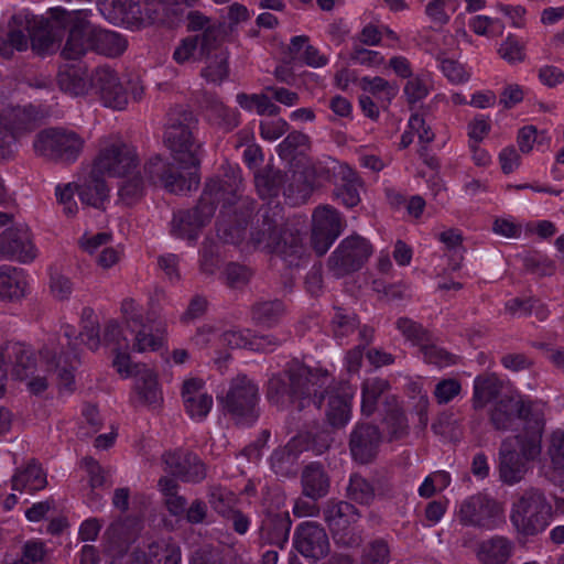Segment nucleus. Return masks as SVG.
I'll use <instances>...</instances> for the list:
<instances>
[{"instance_id": "41", "label": "nucleus", "mask_w": 564, "mask_h": 564, "mask_svg": "<svg viewBox=\"0 0 564 564\" xmlns=\"http://www.w3.org/2000/svg\"><path fill=\"white\" fill-rule=\"evenodd\" d=\"M163 495V502L169 513L173 517H183L186 511L187 500L178 494L180 485L174 478L163 476L158 482Z\"/></svg>"}, {"instance_id": "26", "label": "nucleus", "mask_w": 564, "mask_h": 564, "mask_svg": "<svg viewBox=\"0 0 564 564\" xmlns=\"http://www.w3.org/2000/svg\"><path fill=\"white\" fill-rule=\"evenodd\" d=\"M164 470L185 482H200L206 477V466L188 451L176 449L162 456Z\"/></svg>"}, {"instance_id": "2", "label": "nucleus", "mask_w": 564, "mask_h": 564, "mask_svg": "<svg viewBox=\"0 0 564 564\" xmlns=\"http://www.w3.org/2000/svg\"><path fill=\"white\" fill-rule=\"evenodd\" d=\"M143 174L151 183H160L166 191L174 194L191 192L196 189L199 184V178L195 173L185 176L161 155H153L145 162L143 172L138 167L133 172L119 176L121 181L118 185V203L132 206L143 198L147 191V181Z\"/></svg>"}, {"instance_id": "49", "label": "nucleus", "mask_w": 564, "mask_h": 564, "mask_svg": "<svg viewBox=\"0 0 564 564\" xmlns=\"http://www.w3.org/2000/svg\"><path fill=\"white\" fill-rule=\"evenodd\" d=\"M47 553L44 542L37 539L28 540L21 546L19 557L4 564H41L45 561Z\"/></svg>"}, {"instance_id": "56", "label": "nucleus", "mask_w": 564, "mask_h": 564, "mask_svg": "<svg viewBox=\"0 0 564 564\" xmlns=\"http://www.w3.org/2000/svg\"><path fill=\"white\" fill-rule=\"evenodd\" d=\"M150 555L159 563L163 564H181L182 554L181 547L171 541H160L150 544Z\"/></svg>"}, {"instance_id": "62", "label": "nucleus", "mask_w": 564, "mask_h": 564, "mask_svg": "<svg viewBox=\"0 0 564 564\" xmlns=\"http://www.w3.org/2000/svg\"><path fill=\"white\" fill-rule=\"evenodd\" d=\"M546 454L554 469H564V431H553L547 440Z\"/></svg>"}, {"instance_id": "57", "label": "nucleus", "mask_w": 564, "mask_h": 564, "mask_svg": "<svg viewBox=\"0 0 564 564\" xmlns=\"http://www.w3.org/2000/svg\"><path fill=\"white\" fill-rule=\"evenodd\" d=\"M131 333L134 335L132 349L138 352L156 350L162 345V338L153 335L151 327L144 322Z\"/></svg>"}, {"instance_id": "12", "label": "nucleus", "mask_w": 564, "mask_h": 564, "mask_svg": "<svg viewBox=\"0 0 564 564\" xmlns=\"http://www.w3.org/2000/svg\"><path fill=\"white\" fill-rule=\"evenodd\" d=\"M259 387L246 375H237L220 398L224 411L238 425L250 426L259 417Z\"/></svg>"}, {"instance_id": "54", "label": "nucleus", "mask_w": 564, "mask_h": 564, "mask_svg": "<svg viewBox=\"0 0 564 564\" xmlns=\"http://www.w3.org/2000/svg\"><path fill=\"white\" fill-rule=\"evenodd\" d=\"M440 240L446 246L451 253V269L456 271L463 261L462 235L456 229H449L440 234Z\"/></svg>"}, {"instance_id": "25", "label": "nucleus", "mask_w": 564, "mask_h": 564, "mask_svg": "<svg viewBox=\"0 0 564 564\" xmlns=\"http://www.w3.org/2000/svg\"><path fill=\"white\" fill-rule=\"evenodd\" d=\"M56 9L50 10L48 19L33 14L28 36L29 44L31 43L32 48L39 54L52 51L63 37L65 22L55 14Z\"/></svg>"}, {"instance_id": "38", "label": "nucleus", "mask_w": 564, "mask_h": 564, "mask_svg": "<svg viewBox=\"0 0 564 564\" xmlns=\"http://www.w3.org/2000/svg\"><path fill=\"white\" fill-rule=\"evenodd\" d=\"M12 489L29 494L43 489L46 484V475L35 462L29 463L24 468L18 469L11 479Z\"/></svg>"}, {"instance_id": "20", "label": "nucleus", "mask_w": 564, "mask_h": 564, "mask_svg": "<svg viewBox=\"0 0 564 564\" xmlns=\"http://www.w3.org/2000/svg\"><path fill=\"white\" fill-rule=\"evenodd\" d=\"M63 336L70 351L57 352L53 347H45L41 350V356L46 359L48 370L54 371L59 380V386L67 390H72L74 383V369L77 364V346L79 345V335L70 325L63 326Z\"/></svg>"}, {"instance_id": "19", "label": "nucleus", "mask_w": 564, "mask_h": 564, "mask_svg": "<svg viewBox=\"0 0 564 564\" xmlns=\"http://www.w3.org/2000/svg\"><path fill=\"white\" fill-rule=\"evenodd\" d=\"M319 175L326 177L334 184V198L344 206L351 208L360 203V188L362 182L358 174L347 164L330 160L326 166L317 169Z\"/></svg>"}, {"instance_id": "13", "label": "nucleus", "mask_w": 564, "mask_h": 564, "mask_svg": "<svg viewBox=\"0 0 564 564\" xmlns=\"http://www.w3.org/2000/svg\"><path fill=\"white\" fill-rule=\"evenodd\" d=\"M85 140L76 132L63 128L44 129L36 133L33 149L45 160L70 164L80 155Z\"/></svg>"}, {"instance_id": "63", "label": "nucleus", "mask_w": 564, "mask_h": 564, "mask_svg": "<svg viewBox=\"0 0 564 564\" xmlns=\"http://www.w3.org/2000/svg\"><path fill=\"white\" fill-rule=\"evenodd\" d=\"M390 560V549L388 543L378 539L368 544L365 549L361 564H388Z\"/></svg>"}, {"instance_id": "47", "label": "nucleus", "mask_w": 564, "mask_h": 564, "mask_svg": "<svg viewBox=\"0 0 564 564\" xmlns=\"http://www.w3.org/2000/svg\"><path fill=\"white\" fill-rule=\"evenodd\" d=\"M346 496L364 506H369L375 499L373 486L362 476L352 474L349 478V484L346 488Z\"/></svg>"}, {"instance_id": "52", "label": "nucleus", "mask_w": 564, "mask_h": 564, "mask_svg": "<svg viewBox=\"0 0 564 564\" xmlns=\"http://www.w3.org/2000/svg\"><path fill=\"white\" fill-rule=\"evenodd\" d=\"M252 276V271L240 263H228L221 274L224 283L230 289H242L246 286Z\"/></svg>"}, {"instance_id": "46", "label": "nucleus", "mask_w": 564, "mask_h": 564, "mask_svg": "<svg viewBox=\"0 0 564 564\" xmlns=\"http://www.w3.org/2000/svg\"><path fill=\"white\" fill-rule=\"evenodd\" d=\"M207 66L202 70V76L212 83H220L228 76V55L220 46L209 57H205Z\"/></svg>"}, {"instance_id": "6", "label": "nucleus", "mask_w": 564, "mask_h": 564, "mask_svg": "<svg viewBox=\"0 0 564 564\" xmlns=\"http://www.w3.org/2000/svg\"><path fill=\"white\" fill-rule=\"evenodd\" d=\"M544 405L524 399L520 394L503 395L490 408L489 421L497 431L513 430L523 424L520 433L543 432L545 426Z\"/></svg>"}, {"instance_id": "28", "label": "nucleus", "mask_w": 564, "mask_h": 564, "mask_svg": "<svg viewBox=\"0 0 564 564\" xmlns=\"http://www.w3.org/2000/svg\"><path fill=\"white\" fill-rule=\"evenodd\" d=\"M381 433L378 426L358 423L350 433L349 449L352 458L360 464L370 463L378 454Z\"/></svg>"}, {"instance_id": "60", "label": "nucleus", "mask_w": 564, "mask_h": 564, "mask_svg": "<svg viewBox=\"0 0 564 564\" xmlns=\"http://www.w3.org/2000/svg\"><path fill=\"white\" fill-rule=\"evenodd\" d=\"M359 326L357 316L352 313H346L338 310L333 317L334 335L338 339H343L354 334Z\"/></svg>"}, {"instance_id": "42", "label": "nucleus", "mask_w": 564, "mask_h": 564, "mask_svg": "<svg viewBox=\"0 0 564 564\" xmlns=\"http://www.w3.org/2000/svg\"><path fill=\"white\" fill-rule=\"evenodd\" d=\"M284 313L285 306L280 300L258 301L251 306L252 321L265 327L276 325Z\"/></svg>"}, {"instance_id": "8", "label": "nucleus", "mask_w": 564, "mask_h": 564, "mask_svg": "<svg viewBox=\"0 0 564 564\" xmlns=\"http://www.w3.org/2000/svg\"><path fill=\"white\" fill-rule=\"evenodd\" d=\"M552 506L544 492L538 488L523 490L512 502L510 522L522 536H535L550 523Z\"/></svg>"}, {"instance_id": "30", "label": "nucleus", "mask_w": 564, "mask_h": 564, "mask_svg": "<svg viewBox=\"0 0 564 564\" xmlns=\"http://www.w3.org/2000/svg\"><path fill=\"white\" fill-rule=\"evenodd\" d=\"M324 392L329 394L326 416L329 424L334 427L345 426L351 416V401L355 394L354 389L344 383L338 387L333 386Z\"/></svg>"}, {"instance_id": "22", "label": "nucleus", "mask_w": 564, "mask_h": 564, "mask_svg": "<svg viewBox=\"0 0 564 564\" xmlns=\"http://www.w3.org/2000/svg\"><path fill=\"white\" fill-rule=\"evenodd\" d=\"M293 545L311 563H317L330 551V543L325 529L315 521H303L295 528Z\"/></svg>"}, {"instance_id": "39", "label": "nucleus", "mask_w": 564, "mask_h": 564, "mask_svg": "<svg viewBox=\"0 0 564 564\" xmlns=\"http://www.w3.org/2000/svg\"><path fill=\"white\" fill-rule=\"evenodd\" d=\"M127 45V40L121 34L95 25L94 52L108 57H116L126 51Z\"/></svg>"}, {"instance_id": "4", "label": "nucleus", "mask_w": 564, "mask_h": 564, "mask_svg": "<svg viewBox=\"0 0 564 564\" xmlns=\"http://www.w3.org/2000/svg\"><path fill=\"white\" fill-rule=\"evenodd\" d=\"M220 180L227 191L218 196L225 210H221L217 221V236L226 243L246 245L247 225L254 212L256 202L240 194L242 178L239 169L230 167L225 178Z\"/></svg>"}, {"instance_id": "34", "label": "nucleus", "mask_w": 564, "mask_h": 564, "mask_svg": "<svg viewBox=\"0 0 564 564\" xmlns=\"http://www.w3.org/2000/svg\"><path fill=\"white\" fill-rule=\"evenodd\" d=\"M514 552V543L503 535H494L481 541L476 555L482 564H506Z\"/></svg>"}, {"instance_id": "51", "label": "nucleus", "mask_w": 564, "mask_h": 564, "mask_svg": "<svg viewBox=\"0 0 564 564\" xmlns=\"http://www.w3.org/2000/svg\"><path fill=\"white\" fill-rule=\"evenodd\" d=\"M187 30L191 32H198V35H205L207 31L214 30L216 31V41L217 44L221 45L225 30L221 23L212 22L210 19L204 15L199 11H189L187 14Z\"/></svg>"}, {"instance_id": "11", "label": "nucleus", "mask_w": 564, "mask_h": 564, "mask_svg": "<svg viewBox=\"0 0 564 564\" xmlns=\"http://www.w3.org/2000/svg\"><path fill=\"white\" fill-rule=\"evenodd\" d=\"M17 380L30 379L28 386L33 393H41L47 388L46 379L34 376L36 362L33 350L20 341H8L0 346V398L4 393L8 372Z\"/></svg>"}, {"instance_id": "27", "label": "nucleus", "mask_w": 564, "mask_h": 564, "mask_svg": "<svg viewBox=\"0 0 564 564\" xmlns=\"http://www.w3.org/2000/svg\"><path fill=\"white\" fill-rule=\"evenodd\" d=\"M0 254L9 260L30 263L37 257L29 229L11 227L0 234Z\"/></svg>"}, {"instance_id": "17", "label": "nucleus", "mask_w": 564, "mask_h": 564, "mask_svg": "<svg viewBox=\"0 0 564 564\" xmlns=\"http://www.w3.org/2000/svg\"><path fill=\"white\" fill-rule=\"evenodd\" d=\"M323 517L337 543L345 546H356L360 543V536L349 531V528L361 517L354 505L344 500L330 499L323 508Z\"/></svg>"}, {"instance_id": "44", "label": "nucleus", "mask_w": 564, "mask_h": 564, "mask_svg": "<svg viewBox=\"0 0 564 564\" xmlns=\"http://www.w3.org/2000/svg\"><path fill=\"white\" fill-rule=\"evenodd\" d=\"M500 389V381L495 376H478L474 381V409L479 410L485 408L499 394Z\"/></svg>"}, {"instance_id": "40", "label": "nucleus", "mask_w": 564, "mask_h": 564, "mask_svg": "<svg viewBox=\"0 0 564 564\" xmlns=\"http://www.w3.org/2000/svg\"><path fill=\"white\" fill-rule=\"evenodd\" d=\"M206 111L208 119L226 132L234 130L239 124L240 113L236 109L225 106L216 97L206 99Z\"/></svg>"}, {"instance_id": "10", "label": "nucleus", "mask_w": 564, "mask_h": 564, "mask_svg": "<svg viewBox=\"0 0 564 564\" xmlns=\"http://www.w3.org/2000/svg\"><path fill=\"white\" fill-rule=\"evenodd\" d=\"M140 167L137 148L117 134L99 139L91 169L101 176L118 177Z\"/></svg>"}, {"instance_id": "5", "label": "nucleus", "mask_w": 564, "mask_h": 564, "mask_svg": "<svg viewBox=\"0 0 564 564\" xmlns=\"http://www.w3.org/2000/svg\"><path fill=\"white\" fill-rule=\"evenodd\" d=\"M543 432L530 431L506 437L499 448V475L507 485H514L523 479L529 464L542 452Z\"/></svg>"}, {"instance_id": "48", "label": "nucleus", "mask_w": 564, "mask_h": 564, "mask_svg": "<svg viewBox=\"0 0 564 564\" xmlns=\"http://www.w3.org/2000/svg\"><path fill=\"white\" fill-rule=\"evenodd\" d=\"M297 455L293 444L289 443L284 447L276 448L271 457V467L276 475L289 476L294 473Z\"/></svg>"}, {"instance_id": "1", "label": "nucleus", "mask_w": 564, "mask_h": 564, "mask_svg": "<svg viewBox=\"0 0 564 564\" xmlns=\"http://www.w3.org/2000/svg\"><path fill=\"white\" fill-rule=\"evenodd\" d=\"M333 382L334 377L327 370L291 361L283 370L269 378L265 397L280 409L295 405L302 410L311 402L321 408L324 392Z\"/></svg>"}, {"instance_id": "31", "label": "nucleus", "mask_w": 564, "mask_h": 564, "mask_svg": "<svg viewBox=\"0 0 564 564\" xmlns=\"http://www.w3.org/2000/svg\"><path fill=\"white\" fill-rule=\"evenodd\" d=\"M291 525L289 512H267L259 528V539L264 544L283 549L289 541Z\"/></svg>"}, {"instance_id": "14", "label": "nucleus", "mask_w": 564, "mask_h": 564, "mask_svg": "<svg viewBox=\"0 0 564 564\" xmlns=\"http://www.w3.org/2000/svg\"><path fill=\"white\" fill-rule=\"evenodd\" d=\"M373 252L366 238L354 234L340 241L327 260L328 271L339 279L359 271Z\"/></svg>"}, {"instance_id": "59", "label": "nucleus", "mask_w": 564, "mask_h": 564, "mask_svg": "<svg viewBox=\"0 0 564 564\" xmlns=\"http://www.w3.org/2000/svg\"><path fill=\"white\" fill-rule=\"evenodd\" d=\"M524 269L538 276H551L556 271L555 262L549 257L540 253H533L523 259Z\"/></svg>"}, {"instance_id": "21", "label": "nucleus", "mask_w": 564, "mask_h": 564, "mask_svg": "<svg viewBox=\"0 0 564 564\" xmlns=\"http://www.w3.org/2000/svg\"><path fill=\"white\" fill-rule=\"evenodd\" d=\"M312 220V246L318 256H323L344 230L345 221L340 213L329 205L317 206Z\"/></svg>"}, {"instance_id": "55", "label": "nucleus", "mask_w": 564, "mask_h": 564, "mask_svg": "<svg viewBox=\"0 0 564 564\" xmlns=\"http://www.w3.org/2000/svg\"><path fill=\"white\" fill-rule=\"evenodd\" d=\"M431 89V80L429 76L410 77L404 85L403 93L409 105H415L422 101L429 95Z\"/></svg>"}, {"instance_id": "64", "label": "nucleus", "mask_w": 564, "mask_h": 564, "mask_svg": "<svg viewBox=\"0 0 564 564\" xmlns=\"http://www.w3.org/2000/svg\"><path fill=\"white\" fill-rule=\"evenodd\" d=\"M470 29L478 35L498 36L501 35L505 25L498 19L487 15H476L469 22Z\"/></svg>"}, {"instance_id": "24", "label": "nucleus", "mask_w": 564, "mask_h": 564, "mask_svg": "<svg viewBox=\"0 0 564 564\" xmlns=\"http://www.w3.org/2000/svg\"><path fill=\"white\" fill-rule=\"evenodd\" d=\"M91 89L106 107L121 110L128 104V94L118 74L109 66L97 67L90 74Z\"/></svg>"}, {"instance_id": "32", "label": "nucleus", "mask_w": 564, "mask_h": 564, "mask_svg": "<svg viewBox=\"0 0 564 564\" xmlns=\"http://www.w3.org/2000/svg\"><path fill=\"white\" fill-rule=\"evenodd\" d=\"M133 391L142 405L156 408L163 400L158 375L148 367H137Z\"/></svg>"}, {"instance_id": "33", "label": "nucleus", "mask_w": 564, "mask_h": 564, "mask_svg": "<svg viewBox=\"0 0 564 564\" xmlns=\"http://www.w3.org/2000/svg\"><path fill=\"white\" fill-rule=\"evenodd\" d=\"M57 84L62 91L74 97L86 96L90 93V74L85 66L69 65L59 69Z\"/></svg>"}, {"instance_id": "43", "label": "nucleus", "mask_w": 564, "mask_h": 564, "mask_svg": "<svg viewBox=\"0 0 564 564\" xmlns=\"http://www.w3.org/2000/svg\"><path fill=\"white\" fill-rule=\"evenodd\" d=\"M285 182V175L272 166H265L254 173V185L262 198L276 196Z\"/></svg>"}, {"instance_id": "15", "label": "nucleus", "mask_w": 564, "mask_h": 564, "mask_svg": "<svg viewBox=\"0 0 564 564\" xmlns=\"http://www.w3.org/2000/svg\"><path fill=\"white\" fill-rule=\"evenodd\" d=\"M55 14L65 22L68 36L62 50L66 59H77L94 48V28L80 10L67 11L57 7Z\"/></svg>"}, {"instance_id": "16", "label": "nucleus", "mask_w": 564, "mask_h": 564, "mask_svg": "<svg viewBox=\"0 0 564 564\" xmlns=\"http://www.w3.org/2000/svg\"><path fill=\"white\" fill-rule=\"evenodd\" d=\"M36 121L24 108L6 107L0 110V161L9 160L15 152L17 141L32 132Z\"/></svg>"}, {"instance_id": "35", "label": "nucleus", "mask_w": 564, "mask_h": 564, "mask_svg": "<svg viewBox=\"0 0 564 564\" xmlns=\"http://www.w3.org/2000/svg\"><path fill=\"white\" fill-rule=\"evenodd\" d=\"M303 496L313 500H318L328 495L330 479L324 467L319 463H311L301 475Z\"/></svg>"}, {"instance_id": "58", "label": "nucleus", "mask_w": 564, "mask_h": 564, "mask_svg": "<svg viewBox=\"0 0 564 564\" xmlns=\"http://www.w3.org/2000/svg\"><path fill=\"white\" fill-rule=\"evenodd\" d=\"M397 328L408 340L417 347L429 340V337L431 336L429 330H426L421 324L408 317L398 318Z\"/></svg>"}, {"instance_id": "61", "label": "nucleus", "mask_w": 564, "mask_h": 564, "mask_svg": "<svg viewBox=\"0 0 564 564\" xmlns=\"http://www.w3.org/2000/svg\"><path fill=\"white\" fill-rule=\"evenodd\" d=\"M133 0H99V9L109 19H123L134 13Z\"/></svg>"}, {"instance_id": "9", "label": "nucleus", "mask_w": 564, "mask_h": 564, "mask_svg": "<svg viewBox=\"0 0 564 564\" xmlns=\"http://www.w3.org/2000/svg\"><path fill=\"white\" fill-rule=\"evenodd\" d=\"M226 191L225 183L220 178H210L205 184L196 207L174 214L171 221V234L176 238L196 239L200 228L214 216L219 204V194H224Z\"/></svg>"}, {"instance_id": "36", "label": "nucleus", "mask_w": 564, "mask_h": 564, "mask_svg": "<svg viewBox=\"0 0 564 564\" xmlns=\"http://www.w3.org/2000/svg\"><path fill=\"white\" fill-rule=\"evenodd\" d=\"M76 192L83 204L100 208L109 197V187L104 176L95 174L91 169L80 184H76Z\"/></svg>"}, {"instance_id": "7", "label": "nucleus", "mask_w": 564, "mask_h": 564, "mask_svg": "<svg viewBox=\"0 0 564 564\" xmlns=\"http://www.w3.org/2000/svg\"><path fill=\"white\" fill-rule=\"evenodd\" d=\"M197 123L196 117L189 110L180 108L170 113L164 132V143L183 169L199 165L198 150L200 145L194 137Z\"/></svg>"}, {"instance_id": "53", "label": "nucleus", "mask_w": 564, "mask_h": 564, "mask_svg": "<svg viewBox=\"0 0 564 564\" xmlns=\"http://www.w3.org/2000/svg\"><path fill=\"white\" fill-rule=\"evenodd\" d=\"M389 441H397L405 437L409 433L408 420L404 412L395 406L384 417Z\"/></svg>"}, {"instance_id": "23", "label": "nucleus", "mask_w": 564, "mask_h": 564, "mask_svg": "<svg viewBox=\"0 0 564 564\" xmlns=\"http://www.w3.org/2000/svg\"><path fill=\"white\" fill-rule=\"evenodd\" d=\"M33 20V13L21 10L10 17L4 26H0V57L11 58L14 52L29 48L28 31Z\"/></svg>"}, {"instance_id": "29", "label": "nucleus", "mask_w": 564, "mask_h": 564, "mask_svg": "<svg viewBox=\"0 0 564 564\" xmlns=\"http://www.w3.org/2000/svg\"><path fill=\"white\" fill-rule=\"evenodd\" d=\"M220 45L216 41V31L209 30L205 35H188L180 41L173 52L177 64L200 62Z\"/></svg>"}, {"instance_id": "45", "label": "nucleus", "mask_w": 564, "mask_h": 564, "mask_svg": "<svg viewBox=\"0 0 564 564\" xmlns=\"http://www.w3.org/2000/svg\"><path fill=\"white\" fill-rule=\"evenodd\" d=\"M390 384L388 380L382 378H369L362 383V401H361V412L362 414L369 416L377 409V402L379 398L388 391Z\"/></svg>"}, {"instance_id": "37", "label": "nucleus", "mask_w": 564, "mask_h": 564, "mask_svg": "<svg viewBox=\"0 0 564 564\" xmlns=\"http://www.w3.org/2000/svg\"><path fill=\"white\" fill-rule=\"evenodd\" d=\"M26 280L22 270L9 265H0V300L15 301L24 296Z\"/></svg>"}, {"instance_id": "18", "label": "nucleus", "mask_w": 564, "mask_h": 564, "mask_svg": "<svg viewBox=\"0 0 564 564\" xmlns=\"http://www.w3.org/2000/svg\"><path fill=\"white\" fill-rule=\"evenodd\" d=\"M502 517L503 509L501 505L482 494L466 498L458 509L460 523L486 530L496 529L501 523Z\"/></svg>"}, {"instance_id": "3", "label": "nucleus", "mask_w": 564, "mask_h": 564, "mask_svg": "<svg viewBox=\"0 0 564 564\" xmlns=\"http://www.w3.org/2000/svg\"><path fill=\"white\" fill-rule=\"evenodd\" d=\"M246 248L276 253L290 265H299L305 256L300 231L283 225L279 205L261 209L260 219L252 227Z\"/></svg>"}, {"instance_id": "50", "label": "nucleus", "mask_w": 564, "mask_h": 564, "mask_svg": "<svg viewBox=\"0 0 564 564\" xmlns=\"http://www.w3.org/2000/svg\"><path fill=\"white\" fill-rule=\"evenodd\" d=\"M419 348L424 361L427 364L435 365L437 367H447L456 362V357L443 347L438 346L434 341L432 335L429 337V340Z\"/></svg>"}]
</instances>
